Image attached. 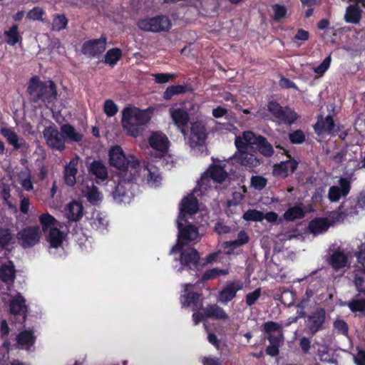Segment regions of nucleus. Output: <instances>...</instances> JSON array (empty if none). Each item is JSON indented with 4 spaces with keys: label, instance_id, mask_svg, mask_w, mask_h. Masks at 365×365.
Here are the masks:
<instances>
[{
    "label": "nucleus",
    "instance_id": "obj_18",
    "mask_svg": "<svg viewBox=\"0 0 365 365\" xmlns=\"http://www.w3.org/2000/svg\"><path fill=\"white\" fill-rule=\"evenodd\" d=\"M206 137L207 135L203 124L200 122L192 123L189 140L190 147L194 148L202 145L205 141Z\"/></svg>",
    "mask_w": 365,
    "mask_h": 365
},
{
    "label": "nucleus",
    "instance_id": "obj_46",
    "mask_svg": "<svg viewBox=\"0 0 365 365\" xmlns=\"http://www.w3.org/2000/svg\"><path fill=\"white\" fill-rule=\"evenodd\" d=\"M229 273V271L228 269H218V268H213V269H209L207 271H206L203 276H202V280H209V279H212L215 277H216L217 276H219V275H226Z\"/></svg>",
    "mask_w": 365,
    "mask_h": 365
},
{
    "label": "nucleus",
    "instance_id": "obj_26",
    "mask_svg": "<svg viewBox=\"0 0 365 365\" xmlns=\"http://www.w3.org/2000/svg\"><path fill=\"white\" fill-rule=\"evenodd\" d=\"M329 226L327 218H316L310 222L309 230L314 235H317L325 232Z\"/></svg>",
    "mask_w": 365,
    "mask_h": 365
},
{
    "label": "nucleus",
    "instance_id": "obj_23",
    "mask_svg": "<svg viewBox=\"0 0 365 365\" xmlns=\"http://www.w3.org/2000/svg\"><path fill=\"white\" fill-rule=\"evenodd\" d=\"M79 158H73L64 168V180L66 185L73 186L76 182V176L78 173V165Z\"/></svg>",
    "mask_w": 365,
    "mask_h": 365
},
{
    "label": "nucleus",
    "instance_id": "obj_13",
    "mask_svg": "<svg viewBox=\"0 0 365 365\" xmlns=\"http://www.w3.org/2000/svg\"><path fill=\"white\" fill-rule=\"evenodd\" d=\"M200 259L199 253L194 248H187L180 253V266L175 269L181 272L185 267L192 269L197 267Z\"/></svg>",
    "mask_w": 365,
    "mask_h": 365
},
{
    "label": "nucleus",
    "instance_id": "obj_43",
    "mask_svg": "<svg viewBox=\"0 0 365 365\" xmlns=\"http://www.w3.org/2000/svg\"><path fill=\"white\" fill-rule=\"evenodd\" d=\"M354 283L357 290L365 294V269L357 271L355 275Z\"/></svg>",
    "mask_w": 365,
    "mask_h": 365
},
{
    "label": "nucleus",
    "instance_id": "obj_6",
    "mask_svg": "<svg viewBox=\"0 0 365 365\" xmlns=\"http://www.w3.org/2000/svg\"><path fill=\"white\" fill-rule=\"evenodd\" d=\"M235 144L237 152L233 158L236 162L248 168H255L259 165V160L252 153L254 150L252 145H249L244 139V133L242 136L235 138Z\"/></svg>",
    "mask_w": 365,
    "mask_h": 365
},
{
    "label": "nucleus",
    "instance_id": "obj_63",
    "mask_svg": "<svg viewBox=\"0 0 365 365\" xmlns=\"http://www.w3.org/2000/svg\"><path fill=\"white\" fill-rule=\"evenodd\" d=\"M351 157V155L349 150H346L342 154L339 153V154L335 155L334 159L336 162H338V163H341L342 161L351 162L352 159Z\"/></svg>",
    "mask_w": 365,
    "mask_h": 365
},
{
    "label": "nucleus",
    "instance_id": "obj_64",
    "mask_svg": "<svg viewBox=\"0 0 365 365\" xmlns=\"http://www.w3.org/2000/svg\"><path fill=\"white\" fill-rule=\"evenodd\" d=\"M299 346L304 353L307 354L311 347V341L307 337H302L299 341Z\"/></svg>",
    "mask_w": 365,
    "mask_h": 365
},
{
    "label": "nucleus",
    "instance_id": "obj_8",
    "mask_svg": "<svg viewBox=\"0 0 365 365\" xmlns=\"http://www.w3.org/2000/svg\"><path fill=\"white\" fill-rule=\"evenodd\" d=\"M136 24L140 30L152 33L166 32L172 27L170 19L164 15L140 19Z\"/></svg>",
    "mask_w": 365,
    "mask_h": 365
},
{
    "label": "nucleus",
    "instance_id": "obj_45",
    "mask_svg": "<svg viewBox=\"0 0 365 365\" xmlns=\"http://www.w3.org/2000/svg\"><path fill=\"white\" fill-rule=\"evenodd\" d=\"M13 241V236L9 229H0V247H5Z\"/></svg>",
    "mask_w": 365,
    "mask_h": 365
},
{
    "label": "nucleus",
    "instance_id": "obj_14",
    "mask_svg": "<svg viewBox=\"0 0 365 365\" xmlns=\"http://www.w3.org/2000/svg\"><path fill=\"white\" fill-rule=\"evenodd\" d=\"M350 191V182L345 178H340L337 185L329 187L328 198L331 202H338L345 197Z\"/></svg>",
    "mask_w": 365,
    "mask_h": 365
},
{
    "label": "nucleus",
    "instance_id": "obj_11",
    "mask_svg": "<svg viewBox=\"0 0 365 365\" xmlns=\"http://www.w3.org/2000/svg\"><path fill=\"white\" fill-rule=\"evenodd\" d=\"M244 139L249 145H252L254 150H259L264 155L269 156L273 153L272 147L265 138L257 136L251 131L244 132Z\"/></svg>",
    "mask_w": 365,
    "mask_h": 365
},
{
    "label": "nucleus",
    "instance_id": "obj_48",
    "mask_svg": "<svg viewBox=\"0 0 365 365\" xmlns=\"http://www.w3.org/2000/svg\"><path fill=\"white\" fill-rule=\"evenodd\" d=\"M118 110L117 105L112 100H106L103 105V111L106 115L112 117L115 115Z\"/></svg>",
    "mask_w": 365,
    "mask_h": 365
},
{
    "label": "nucleus",
    "instance_id": "obj_53",
    "mask_svg": "<svg viewBox=\"0 0 365 365\" xmlns=\"http://www.w3.org/2000/svg\"><path fill=\"white\" fill-rule=\"evenodd\" d=\"M20 183L26 190H31L33 189V183L30 174L24 173L20 176Z\"/></svg>",
    "mask_w": 365,
    "mask_h": 365
},
{
    "label": "nucleus",
    "instance_id": "obj_30",
    "mask_svg": "<svg viewBox=\"0 0 365 365\" xmlns=\"http://www.w3.org/2000/svg\"><path fill=\"white\" fill-rule=\"evenodd\" d=\"M361 17V11L356 5H351L346 8L344 15L346 22L358 24Z\"/></svg>",
    "mask_w": 365,
    "mask_h": 365
},
{
    "label": "nucleus",
    "instance_id": "obj_12",
    "mask_svg": "<svg viewBox=\"0 0 365 365\" xmlns=\"http://www.w3.org/2000/svg\"><path fill=\"white\" fill-rule=\"evenodd\" d=\"M79 189L82 195L85 197L89 202L97 205L101 202L103 195L95 186L93 180H86L83 181L79 185Z\"/></svg>",
    "mask_w": 365,
    "mask_h": 365
},
{
    "label": "nucleus",
    "instance_id": "obj_38",
    "mask_svg": "<svg viewBox=\"0 0 365 365\" xmlns=\"http://www.w3.org/2000/svg\"><path fill=\"white\" fill-rule=\"evenodd\" d=\"M122 55L119 48H111L105 56V63L110 66H114L120 58Z\"/></svg>",
    "mask_w": 365,
    "mask_h": 365
},
{
    "label": "nucleus",
    "instance_id": "obj_37",
    "mask_svg": "<svg viewBox=\"0 0 365 365\" xmlns=\"http://www.w3.org/2000/svg\"><path fill=\"white\" fill-rule=\"evenodd\" d=\"M347 262L346 256L341 252H336L331 257V264L335 269L341 268L346 266Z\"/></svg>",
    "mask_w": 365,
    "mask_h": 365
},
{
    "label": "nucleus",
    "instance_id": "obj_17",
    "mask_svg": "<svg viewBox=\"0 0 365 365\" xmlns=\"http://www.w3.org/2000/svg\"><path fill=\"white\" fill-rule=\"evenodd\" d=\"M106 48V38L101 37L99 39L91 40L84 43L82 51L84 54L96 56L105 51Z\"/></svg>",
    "mask_w": 365,
    "mask_h": 365
},
{
    "label": "nucleus",
    "instance_id": "obj_57",
    "mask_svg": "<svg viewBox=\"0 0 365 365\" xmlns=\"http://www.w3.org/2000/svg\"><path fill=\"white\" fill-rule=\"evenodd\" d=\"M251 184L252 187L257 190H262L267 185V180L260 176H255L251 179Z\"/></svg>",
    "mask_w": 365,
    "mask_h": 365
},
{
    "label": "nucleus",
    "instance_id": "obj_49",
    "mask_svg": "<svg viewBox=\"0 0 365 365\" xmlns=\"http://www.w3.org/2000/svg\"><path fill=\"white\" fill-rule=\"evenodd\" d=\"M45 14V11L41 7H34L30 10L26 15V17L32 21H43V16Z\"/></svg>",
    "mask_w": 365,
    "mask_h": 365
},
{
    "label": "nucleus",
    "instance_id": "obj_47",
    "mask_svg": "<svg viewBox=\"0 0 365 365\" xmlns=\"http://www.w3.org/2000/svg\"><path fill=\"white\" fill-rule=\"evenodd\" d=\"M282 115L279 120L289 124L294 123L298 118L297 113L288 108H284Z\"/></svg>",
    "mask_w": 365,
    "mask_h": 365
},
{
    "label": "nucleus",
    "instance_id": "obj_19",
    "mask_svg": "<svg viewBox=\"0 0 365 365\" xmlns=\"http://www.w3.org/2000/svg\"><path fill=\"white\" fill-rule=\"evenodd\" d=\"M170 115L174 124L180 130L183 135L185 134L183 127L186 125L189 121L188 113L182 108L178 107H171L169 109Z\"/></svg>",
    "mask_w": 365,
    "mask_h": 365
},
{
    "label": "nucleus",
    "instance_id": "obj_34",
    "mask_svg": "<svg viewBox=\"0 0 365 365\" xmlns=\"http://www.w3.org/2000/svg\"><path fill=\"white\" fill-rule=\"evenodd\" d=\"M90 224L93 229L103 231L108 225L106 216L100 212H93L90 219Z\"/></svg>",
    "mask_w": 365,
    "mask_h": 365
},
{
    "label": "nucleus",
    "instance_id": "obj_10",
    "mask_svg": "<svg viewBox=\"0 0 365 365\" xmlns=\"http://www.w3.org/2000/svg\"><path fill=\"white\" fill-rule=\"evenodd\" d=\"M41 237V231L38 226L28 227L17 233L19 243L24 248H29L36 245Z\"/></svg>",
    "mask_w": 365,
    "mask_h": 365
},
{
    "label": "nucleus",
    "instance_id": "obj_20",
    "mask_svg": "<svg viewBox=\"0 0 365 365\" xmlns=\"http://www.w3.org/2000/svg\"><path fill=\"white\" fill-rule=\"evenodd\" d=\"M264 331L268 334L269 343L284 341L282 325L274 322H267L263 324Z\"/></svg>",
    "mask_w": 365,
    "mask_h": 365
},
{
    "label": "nucleus",
    "instance_id": "obj_21",
    "mask_svg": "<svg viewBox=\"0 0 365 365\" xmlns=\"http://www.w3.org/2000/svg\"><path fill=\"white\" fill-rule=\"evenodd\" d=\"M325 320V311L323 309H317L312 314L307 321V325L312 334H315L322 328Z\"/></svg>",
    "mask_w": 365,
    "mask_h": 365
},
{
    "label": "nucleus",
    "instance_id": "obj_44",
    "mask_svg": "<svg viewBox=\"0 0 365 365\" xmlns=\"http://www.w3.org/2000/svg\"><path fill=\"white\" fill-rule=\"evenodd\" d=\"M68 24V20L63 15H56L52 22V29L53 31H59L64 29Z\"/></svg>",
    "mask_w": 365,
    "mask_h": 365
},
{
    "label": "nucleus",
    "instance_id": "obj_36",
    "mask_svg": "<svg viewBox=\"0 0 365 365\" xmlns=\"http://www.w3.org/2000/svg\"><path fill=\"white\" fill-rule=\"evenodd\" d=\"M304 215L302 207L299 205L289 208L284 214V218L288 221L302 218Z\"/></svg>",
    "mask_w": 365,
    "mask_h": 365
},
{
    "label": "nucleus",
    "instance_id": "obj_31",
    "mask_svg": "<svg viewBox=\"0 0 365 365\" xmlns=\"http://www.w3.org/2000/svg\"><path fill=\"white\" fill-rule=\"evenodd\" d=\"M26 310L25 300L21 295H18L10 304V312L14 315H22L24 319V313Z\"/></svg>",
    "mask_w": 365,
    "mask_h": 365
},
{
    "label": "nucleus",
    "instance_id": "obj_56",
    "mask_svg": "<svg viewBox=\"0 0 365 365\" xmlns=\"http://www.w3.org/2000/svg\"><path fill=\"white\" fill-rule=\"evenodd\" d=\"M309 37V33L304 29H299L293 38V41L297 43L298 45H301L302 42L308 40Z\"/></svg>",
    "mask_w": 365,
    "mask_h": 365
},
{
    "label": "nucleus",
    "instance_id": "obj_16",
    "mask_svg": "<svg viewBox=\"0 0 365 365\" xmlns=\"http://www.w3.org/2000/svg\"><path fill=\"white\" fill-rule=\"evenodd\" d=\"M43 135L49 147L58 150L64 149L65 140L57 129L48 127L44 129Z\"/></svg>",
    "mask_w": 365,
    "mask_h": 365
},
{
    "label": "nucleus",
    "instance_id": "obj_7",
    "mask_svg": "<svg viewBox=\"0 0 365 365\" xmlns=\"http://www.w3.org/2000/svg\"><path fill=\"white\" fill-rule=\"evenodd\" d=\"M227 178V173L220 165H214L209 168L201 176L197 182V189L201 194L212 187L214 182L221 183Z\"/></svg>",
    "mask_w": 365,
    "mask_h": 365
},
{
    "label": "nucleus",
    "instance_id": "obj_28",
    "mask_svg": "<svg viewBox=\"0 0 365 365\" xmlns=\"http://www.w3.org/2000/svg\"><path fill=\"white\" fill-rule=\"evenodd\" d=\"M15 278L14 266L11 262L3 264L0 267V279L7 283H12Z\"/></svg>",
    "mask_w": 365,
    "mask_h": 365
},
{
    "label": "nucleus",
    "instance_id": "obj_35",
    "mask_svg": "<svg viewBox=\"0 0 365 365\" xmlns=\"http://www.w3.org/2000/svg\"><path fill=\"white\" fill-rule=\"evenodd\" d=\"M61 131L66 138L71 141L79 142L82 139V135L69 125H63L61 128Z\"/></svg>",
    "mask_w": 365,
    "mask_h": 365
},
{
    "label": "nucleus",
    "instance_id": "obj_62",
    "mask_svg": "<svg viewBox=\"0 0 365 365\" xmlns=\"http://www.w3.org/2000/svg\"><path fill=\"white\" fill-rule=\"evenodd\" d=\"M283 341L269 343L270 344L266 349V353L272 356H275L279 354V347L282 344Z\"/></svg>",
    "mask_w": 365,
    "mask_h": 365
},
{
    "label": "nucleus",
    "instance_id": "obj_2",
    "mask_svg": "<svg viewBox=\"0 0 365 365\" xmlns=\"http://www.w3.org/2000/svg\"><path fill=\"white\" fill-rule=\"evenodd\" d=\"M198 210V204L194 193H191L182 200L180 213L177 220L178 235L176 245L170 250V253L180 251L182 247L189 243H197L201 239L198 228L187 221L186 215H192Z\"/></svg>",
    "mask_w": 365,
    "mask_h": 365
},
{
    "label": "nucleus",
    "instance_id": "obj_9",
    "mask_svg": "<svg viewBox=\"0 0 365 365\" xmlns=\"http://www.w3.org/2000/svg\"><path fill=\"white\" fill-rule=\"evenodd\" d=\"M148 143L151 148L150 154L154 158L163 157L168 152L169 141L162 132L153 133L148 138Z\"/></svg>",
    "mask_w": 365,
    "mask_h": 365
},
{
    "label": "nucleus",
    "instance_id": "obj_1",
    "mask_svg": "<svg viewBox=\"0 0 365 365\" xmlns=\"http://www.w3.org/2000/svg\"><path fill=\"white\" fill-rule=\"evenodd\" d=\"M110 164L116 168L122 175L123 180L115 185V180H108L106 183L107 190L118 204H129L133 197L132 189L134 185L131 180L143 171L147 175V182L150 187L160 185L161 177L155 168H141L138 160L133 155H125L123 149L118 146L111 148L109 151Z\"/></svg>",
    "mask_w": 365,
    "mask_h": 365
},
{
    "label": "nucleus",
    "instance_id": "obj_33",
    "mask_svg": "<svg viewBox=\"0 0 365 365\" xmlns=\"http://www.w3.org/2000/svg\"><path fill=\"white\" fill-rule=\"evenodd\" d=\"M1 134L7 140L8 143L13 145L14 148H20L23 144L24 140L19 138L15 132L8 128H2L1 130Z\"/></svg>",
    "mask_w": 365,
    "mask_h": 365
},
{
    "label": "nucleus",
    "instance_id": "obj_55",
    "mask_svg": "<svg viewBox=\"0 0 365 365\" xmlns=\"http://www.w3.org/2000/svg\"><path fill=\"white\" fill-rule=\"evenodd\" d=\"M261 296V289L257 288L254 292L248 293L246 295V304L250 307L253 305Z\"/></svg>",
    "mask_w": 365,
    "mask_h": 365
},
{
    "label": "nucleus",
    "instance_id": "obj_54",
    "mask_svg": "<svg viewBox=\"0 0 365 365\" xmlns=\"http://www.w3.org/2000/svg\"><path fill=\"white\" fill-rule=\"evenodd\" d=\"M365 208V194H360L357 197V202L355 207L351 210L349 215H358L359 209L363 210Z\"/></svg>",
    "mask_w": 365,
    "mask_h": 365
},
{
    "label": "nucleus",
    "instance_id": "obj_40",
    "mask_svg": "<svg viewBox=\"0 0 365 365\" xmlns=\"http://www.w3.org/2000/svg\"><path fill=\"white\" fill-rule=\"evenodd\" d=\"M4 35L7 38L6 42L9 44H16L20 39L18 26L16 24L13 25L8 31L4 32Z\"/></svg>",
    "mask_w": 365,
    "mask_h": 365
},
{
    "label": "nucleus",
    "instance_id": "obj_25",
    "mask_svg": "<svg viewBox=\"0 0 365 365\" xmlns=\"http://www.w3.org/2000/svg\"><path fill=\"white\" fill-rule=\"evenodd\" d=\"M192 284H186L184 285V294L180 297V302L184 307H190L196 304L199 299V294L196 292H191Z\"/></svg>",
    "mask_w": 365,
    "mask_h": 365
},
{
    "label": "nucleus",
    "instance_id": "obj_51",
    "mask_svg": "<svg viewBox=\"0 0 365 365\" xmlns=\"http://www.w3.org/2000/svg\"><path fill=\"white\" fill-rule=\"evenodd\" d=\"M331 61V58L330 56L326 57L322 63L313 68L314 72L320 76L324 75V73L329 69Z\"/></svg>",
    "mask_w": 365,
    "mask_h": 365
},
{
    "label": "nucleus",
    "instance_id": "obj_4",
    "mask_svg": "<svg viewBox=\"0 0 365 365\" xmlns=\"http://www.w3.org/2000/svg\"><path fill=\"white\" fill-rule=\"evenodd\" d=\"M28 92L34 102H42L45 105L54 101L57 96L55 83L51 81L42 82L37 76L31 79L28 86Z\"/></svg>",
    "mask_w": 365,
    "mask_h": 365
},
{
    "label": "nucleus",
    "instance_id": "obj_27",
    "mask_svg": "<svg viewBox=\"0 0 365 365\" xmlns=\"http://www.w3.org/2000/svg\"><path fill=\"white\" fill-rule=\"evenodd\" d=\"M314 128L319 134L332 133L334 130L333 119L331 116H327L324 119L319 120Z\"/></svg>",
    "mask_w": 365,
    "mask_h": 365
},
{
    "label": "nucleus",
    "instance_id": "obj_61",
    "mask_svg": "<svg viewBox=\"0 0 365 365\" xmlns=\"http://www.w3.org/2000/svg\"><path fill=\"white\" fill-rule=\"evenodd\" d=\"M289 139L293 143H301L304 140L305 135L302 130H298L289 134Z\"/></svg>",
    "mask_w": 365,
    "mask_h": 365
},
{
    "label": "nucleus",
    "instance_id": "obj_59",
    "mask_svg": "<svg viewBox=\"0 0 365 365\" xmlns=\"http://www.w3.org/2000/svg\"><path fill=\"white\" fill-rule=\"evenodd\" d=\"M155 81L157 83H165L170 81L175 77V74L171 73H156L154 74Z\"/></svg>",
    "mask_w": 365,
    "mask_h": 365
},
{
    "label": "nucleus",
    "instance_id": "obj_5",
    "mask_svg": "<svg viewBox=\"0 0 365 365\" xmlns=\"http://www.w3.org/2000/svg\"><path fill=\"white\" fill-rule=\"evenodd\" d=\"M39 222L45 233L46 242L51 249H57L61 247L66 238L64 232L57 228V220L48 213H44L39 216Z\"/></svg>",
    "mask_w": 365,
    "mask_h": 365
},
{
    "label": "nucleus",
    "instance_id": "obj_32",
    "mask_svg": "<svg viewBox=\"0 0 365 365\" xmlns=\"http://www.w3.org/2000/svg\"><path fill=\"white\" fill-rule=\"evenodd\" d=\"M207 317H213L219 320L228 319L227 314L225 310L217 304H212L207 307L205 311Z\"/></svg>",
    "mask_w": 365,
    "mask_h": 365
},
{
    "label": "nucleus",
    "instance_id": "obj_24",
    "mask_svg": "<svg viewBox=\"0 0 365 365\" xmlns=\"http://www.w3.org/2000/svg\"><path fill=\"white\" fill-rule=\"evenodd\" d=\"M297 162L292 159L283 161L274 168V175L280 178H286L292 173L297 168Z\"/></svg>",
    "mask_w": 365,
    "mask_h": 365
},
{
    "label": "nucleus",
    "instance_id": "obj_22",
    "mask_svg": "<svg viewBox=\"0 0 365 365\" xmlns=\"http://www.w3.org/2000/svg\"><path fill=\"white\" fill-rule=\"evenodd\" d=\"M64 215L69 221H78L83 215V207L81 202L72 201L65 207Z\"/></svg>",
    "mask_w": 365,
    "mask_h": 365
},
{
    "label": "nucleus",
    "instance_id": "obj_52",
    "mask_svg": "<svg viewBox=\"0 0 365 365\" xmlns=\"http://www.w3.org/2000/svg\"><path fill=\"white\" fill-rule=\"evenodd\" d=\"M268 110L270 113H272L274 116L278 119L280 120L281 117L282 116V113L284 111V108H282L276 102H270L268 104Z\"/></svg>",
    "mask_w": 365,
    "mask_h": 365
},
{
    "label": "nucleus",
    "instance_id": "obj_60",
    "mask_svg": "<svg viewBox=\"0 0 365 365\" xmlns=\"http://www.w3.org/2000/svg\"><path fill=\"white\" fill-rule=\"evenodd\" d=\"M334 329L339 333L346 335L348 333V326L346 323L341 319H337L334 323Z\"/></svg>",
    "mask_w": 365,
    "mask_h": 365
},
{
    "label": "nucleus",
    "instance_id": "obj_50",
    "mask_svg": "<svg viewBox=\"0 0 365 365\" xmlns=\"http://www.w3.org/2000/svg\"><path fill=\"white\" fill-rule=\"evenodd\" d=\"M349 307L352 312H359L365 315V300L356 299L349 303Z\"/></svg>",
    "mask_w": 365,
    "mask_h": 365
},
{
    "label": "nucleus",
    "instance_id": "obj_15",
    "mask_svg": "<svg viewBox=\"0 0 365 365\" xmlns=\"http://www.w3.org/2000/svg\"><path fill=\"white\" fill-rule=\"evenodd\" d=\"M243 286L244 283L238 280L227 283L219 293L217 300L222 304L228 303L235 297L238 291L243 289Z\"/></svg>",
    "mask_w": 365,
    "mask_h": 365
},
{
    "label": "nucleus",
    "instance_id": "obj_29",
    "mask_svg": "<svg viewBox=\"0 0 365 365\" xmlns=\"http://www.w3.org/2000/svg\"><path fill=\"white\" fill-rule=\"evenodd\" d=\"M19 346L24 349H29L34 344L35 337L30 331H21L16 337Z\"/></svg>",
    "mask_w": 365,
    "mask_h": 365
},
{
    "label": "nucleus",
    "instance_id": "obj_3",
    "mask_svg": "<svg viewBox=\"0 0 365 365\" xmlns=\"http://www.w3.org/2000/svg\"><path fill=\"white\" fill-rule=\"evenodd\" d=\"M153 110H140L135 106H127L122 111V126L125 133L134 138L139 136L143 127L152 118Z\"/></svg>",
    "mask_w": 365,
    "mask_h": 365
},
{
    "label": "nucleus",
    "instance_id": "obj_41",
    "mask_svg": "<svg viewBox=\"0 0 365 365\" xmlns=\"http://www.w3.org/2000/svg\"><path fill=\"white\" fill-rule=\"evenodd\" d=\"M242 218L246 221L261 222L264 220V213L257 210H248Z\"/></svg>",
    "mask_w": 365,
    "mask_h": 365
},
{
    "label": "nucleus",
    "instance_id": "obj_39",
    "mask_svg": "<svg viewBox=\"0 0 365 365\" xmlns=\"http://www.w3.org/2000/svg\"><path fill=\"white\" fill-rule=\"evenodd\" d=\"M91 171L93 175L100 179L103 180L107 177L106 168L100 161H95L91 164Z\"/></svg>",
    "mask_w": 365,
    "mask_h": 365
},
{
    "label": "nucleus",
    "instance_id": "obj_58",
    "mask_svg": "<svg viewBox=\"0 0 365 365\" xmlns=\"http://www.w3.org/2000/svg\"><path fill=\"white\" fill-rule=\"evenodd\" d=\"M274 17L277 21L281 20L287 14V9L284 6L279 5H274L273 6Z\"/></svg>",
    "mask_w": 365,
    "mask_h": 365
},
{
    "label": "nucleus",
    "instance_id": "obj_42",
    "mask_svg": "<svg viewBox=\"0 0 365 365\" xmlns=\"http://www.w3.org/2000/svg\"><path fill=\"white\" fill-rule=\"evenodd\" d=\"M185 92V88L183 86H171L168 87L163 93V98L166 100H170L175 95L181 94Z\"/></svg>",
    "mask_w": 365,
    "mask_h": 365
}]
</instances>
